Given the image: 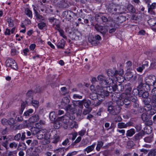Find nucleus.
I'll list each match as a JSON object with an SVG mask.
<instances>
[{
    "instance_id": "nucleus-1",
    "label": "nucleus",
    "mask_w": 156,
    "mask_h": 156,
    "mask_svg": "<svg viewBox=\"0 0 156 156\" xmlns=\"http://www.w3.org/2000/svg\"><path fill=\"white\" fill-rule=\"evenodd\" d=\"M107 73L109 77L116 78L119 82L121 83L124 81V78L122 76L123 71L122 69H120L119 70L115 69L114 71L109 69L107 71Z\"/></svg>"
},
{
    "instance_id": "nucleus-2",
    "label": "nucleus",
    "mask_w": 156,
    "mask_h": 156,
    "mask_svg": "<svg viewBox=\"0 0 156 156\" xmlns=\"http://www.w3.org/2000/svg\"><path fill=\"white\" fill-rule=\"evenodd\" d=\"M108 87L106 86L97 85L96 87V91L98 95V97L104 98L105 97L109 95V92L108 91Z\"/></svg>"
},
{
    "instance_id": "nucleus-3",
    "label": "nucleus",
    "mask_w": 156,
    "mask_h": 156,
    "mask_svg": "<svg viewBox=\"0 0 156 156\" xmlns=\"http://www.w3.org/2000/svg\"><path fill=\"white\" fill-rule=\"evenodd\" d=\"M33 92L31 90H29L26 94V104L31 103L35 107H37L39 102L36 100H33Z\"/></svg>"
},
{
    "instance_id": "nucleus-4",
    "label": "nucleus",
    "mask_w": 156,
    "mask_h": 156,
    "mask_svg": "<svg viewBox=\"0 0 156 156\" xmlns=\"http://www.w3.org/2000/svg\"><path fill=\"white\" fill-rule=\"evenodd\" d=\"M97 79L99 82L100 86H106L108 84H111L113 82L112 79H106V77L102 75H98L97 77Z\"/></svg>"
},
{
    "instance_id": "nucleus-5",
    "label": "nucleus",
    "mask_w": 156,
    "mask_h": 156,
    "mask_svg": "<svg viewBox=\"0 0 156 156\" xmlns=\"http://www.w3.org/2000/svg\"><path fill=\"white\" fill-rule=\"evenodd\" d=\"M108 111L109 113L113 115H118L121 111V108L117 105H110L108 106Z\"/></svg>"
},
{
    "instance_id": "nucleus-6",
    "label": "nucleus",
    "mask_w": 156,
    "mask_h": 156,
    "mask_svg": "<svg viewBox=\"0 0 156 156\" xmlns=\"http://www.w3.org/2000/svg\"><path fill=\"white\" fill-rule=\"evenodd\" d=\"M155 78L156 76L154 75H150L146 77L144 79L145 83L148 86H153L155 81Z\"/></svg>"
},
{
    "instance_id": "nucleus-7",
    "label": "nucleus",
    "mask_w": 156,
    "mask_h": 156,
    "mask_svg": "<svg viewBox=\"0 0 156 156\" xmlns=\"http://www.w3.org/2000/svg\"><path fill=\"white\" fill-rule=\"evenodd\" d=\"M95 29L98 31L103 36L105 35L108 31V27L99 26L98 25H96L94 27Z\"/></svg>"
},
{
    "instance_id": "nucleus-8",
    "label": "nucleus",
    "mask_w": 156,
    "mask_h": 156,
    "mask_svg": "<svg viewBox=\"0 0 156 156\" xmlns=\"http://www.w3.org/2000/svg\"><path fill=\"white\" fill-rule=\"evenodd\" d=\"M151 95V105L154 108H156V88H154L152 90Z\"/></svg>"
},
{
    "instance_id": "nucleus-9",
    "label": "nucleus",
    "mask_w": 156,
    "mask_h": 156,
    "mask_svg": "<svg viewBox=\"0 0 156 156\" xmlns=\"http://www.w3.org/2000/svg\"><path fill=\"white\" fill-rule=\"evenodd\" d=\"M5 64L7 66L10 67L14 69H16L17 68L16 63L13 59H8L5 62Z\"/></svg>"
},
{
    "instance_id": "nucleus-10",
    "label": "nucleus",
    "mask_w": 156,
    "mask_h": 156,
    "mask_svg": "<svg viewBox=\"0 0 156 156\" xmlns=\"http://www.w3.org/2000/svg\"><path fill=\"white\" fill-rule=\"evenodd\" d=\"M145 135V132L142 130L135 135L133 138V140L136 142H139Z\"/></svg>"
},
{
    "instance_id": "nucleus-11",
    "label": "nucleus",
    "mask_w": 156,
    "mask_h": 156,
    "mask_svg": "<svg viewBox=\"0 0 156 156\" xmlns=\"http://www.w3.org/2000/svg\"><path fill=\"white\" fill-rule=\"evenodd\" d=\"M75 15V14L71 11H65L62 13V16L63 17L69 20L73 18V16Z\"/></svg>"
},
{
    "instance_id": "nucleus-12",
    "label": "nucleus",
    "mask_w": 156,
    "mask_h": 156,
    "mask_svg": "<svg viewBox=\"0 0 156 156\" xmlns=\"http://www.w3.org/2000/svg\"><path fill=\"white\" fill-rule=\"evenodd\" d=\"M133 124V123L131 121H129L126 124L123 122H119L117 124V127L119 129L125 128L132 126Z\"/></svg>"
},
{
    "instance_id": "nucleus-13",
    "label": "nucleus",
    "mask_w": 156,
    "mask_h": 156,
    "mask_svg": "<svg viewBox=\"0 0 156 156\" xmlns=\"http://www.w3.org/2000/svg\"><path fill=\"white\" fill-rule=\"evenodd\" d=\"M69 118L68 115H66L58 118V120L66 124L69 123V125H71L69 121Z\"/></svg>"
},
{
    "instance_id": "nucleus-14",
    "label": "nucleus",
    "mask_w": 156,
    "mask_h": 156,
    "mask_svg": "<svg viewBox=\"0 0 156 156\" xmlns=\"http://www.w3.org/2000/svg\"><path fill=\"white\" fill-rule=\"evenodd\" d=\"M68 116L69 118V121L71 125V127L73 128L74 127L77 128L78 127V125L76 124V123L75 122L73 121V120L75 119V117L73 114L68 115Z\"/></svg>"
},
{
    "instance_id": "nucleus-15",
    "label": "nucleus",
    "mask_w": 156,
    "mask_h": 156,
    "mask_svg": "<svg viewBox=\"0 0 156 156\" xmlns=\"http://www.w3.org/2000/svg\"><path fill=\"white\" fill-rule=\"evenodd\" d=\"M101 40V36L99 35H97L95 36L93 38V39L92 40L91 44L94 46L98 44L99 42L98 41H100Z\"/></svg>"
},
{
    "instance_id": "nucleus-16",
    "label": "nucleus",
    "mask_w": 156,
    "mask_h": 156,
    "mask_svg": "<svg viewBox=\"0 0 156 156\" xmlns=\"http://www.w3.org/2000/svg\"><path fill=\"white\" fill-rule=\"evenodd\" d=\"M108 85H110L108 87L109 93H112L113 91H117L118 86L113 83V81L111 84H108Z\"/></svg>"
},
{
    "instance_id": "nucleus-17",
    "label": "nucleus",
    "mask_w": 156,
    "mask_h": 156,
    "mask_svg": "<svg viewBox=\"0 0 156 156\" xmlns=\"http://www.w3.org/2000/svg\"><path fill=\"white\" fill-rule=\"evenodd\" d=\"M45 130L43 129L40 130L37 133V139L40 140L43 139L45 136Z\"/></svg>"
},
{
    "instance_id": "nucleus-18",
    "label": "nucleus",
    "mask_w": 156,
    "mask_h": 156,
    "mask_svg": "<svg viewBox=\"0 0 156 156\" xmlns=\"http://www.w3.org/2000/svg\"><path fill=\"white\" fill-rule=\"evenodd\" d=\"M131 90V85L130 83H127L124 86V90L126 94H129Z\"/></svg>"
},
{
    "instance_id": "nucleus-19",
    "label": "nucleus",
    "mask_w": 156,
    "mask_h": 156,
    "mask_svg": "<svg viewBox=\"0 0 156 156\" xmlns=\"http://www.w3.org/2000/svg\"><path fill=\"white\" fill-rule=\"evenodd\" d=\"M124 107L126 108H130L132 104L130 103V101L127 98L123 99Z\"/></svg>"
},
{
    "instance_id": "nucleus-20",
    "label": "nucleus",
    "mask_w": 156,
    "mask_h": 156,
    "mask_svg": "<svg viewBox=\"0 0 156 156\" xmlns=\"http://www.w3.org/2000/svg\"><path fill=\"white\" fill-rule=\"evenodd\" d=\"M96 145V143H94L92 145L87 147L85 149H84V151H87V153L91 152L94 150L95 147Z\"/></svg>"
},
{
    "instance_id": "nucleus-21",
    "label": "nucleus",
    "mask_w": 156,
    "mask_h": 156,
    "mask_svg": "<svg viewBox=\"0 0 156 156\" xmlns=\"http://www.w3.org/2000/svg\"><path fill=\"white\" fill-rule=\"evenodd\" d=\"M39 119L38 115L35 114L31 116L29 119V121L31 122L34 123L38 121Z\"/></svg>"
},
{
    "instance_id": "nucleus-22",
    "label": "nucleus",
    "mask_w": 156,
    "mask_h": 156,
    "mask_svg": "<svg viewBox=\"0 0 156 156\" xmlns=\"http://www.w3.org/2000/svg\"><path fill=\"white\" fill-rule=\"evenodd\" d=\"M127 9L129 12L131 13H134L136 12V10L133 5L129 4L127 5Z\"/></svg>"
},
{
    "instance_id": "nucleus-23",
    "label": "nucleus",
    "mask_w": 156,
    "mask_h": 156,
    "mask_svg": "<svg viewBox=\"0 0 156 156\" xmlns=\"http://www.w3.org/2000/svg\"><path fill=\"white\" fill-rule=\"evenodd\" d=\"M135 133V130L134 129L132 128L127 131L126 135L128 137H131Z\"/></svg>"
},
{
    "instance_id": "nucleus-24",
    "label": "nucleus",
    "mask_w": 156,
    "mask_h": 156,
    "mask_svg": "<svg viewBox=\"0 0 156 156\" xmlns=\"http://www.w3.org/2000/svg\"><path fill=\"white\" fill-rule=\"evenodd\" d=\"M68 5V3L65 0L60 1L59 3V7L61 8H66Z\"/></svg>"
},
{
    "instance_id": "nucleus-25",
    "label": "nucleus",
    "mask_w": 156,
    "mask_h": 156,
    "mask_svg": "<svg viewBox=\"0 0 156 156\" xmlns=\"http://www.w3.org/2000/svg\"><path fill=\"white\" fill-rule=\"evenodd\" d=\"M149 93L145 91L144 92L142 90H141L140 94H139V97H142L144 98H147L149 96Z\"/></svg>"
},
{
    "instance_id": "nucleus-26",
    "label": "nucleus",
    "mask_w": 156,
    "mask_h": 156,
    "mask_svg": "<svg viewBox=\"0 0 156 156\" xmlns=\"http://www.w3.org/2000/svg\"><path fill=\"white\" fill-rule=\"evenodd\" d=\"M83 104L84 107L86 108H91L90 107V105L91 104V101L88 99H84L83 100Z\"/></svg>"
},
{
    "instance_id": "nucleus-27",
    "label": "nucleus",
    "mask_w": 156,
    "mask_h": 156,
    "mask_svg": "<svg viewBox=\"0 0 156 156\" xmlns=\"http://www.w3.org/2000/svg\"><path fill=\"white\" fill-rule=\"evenodd\" d=\"M70 100L69 98L67 97H64L62 99V105L65 106L68 105L69 103Z\"/></svg>"
},
{
    "instance_id": "nucleus-28",
    "label": "nucleus",
    "mask_w": 156,
    "mask_h": 156,
    "mask_svg": "<svg viewBox=\"0 0 156 156\" xmlns=\"http://www.w3.org/2000/svg\"><path fill=\"white\" fill-rule=\"evenodd\" d=\"M65 41L63 39L58 41L57 44L58 48H63L65 46Z\"/></svg>"
},
{
    "instance_id": "nucleus-29",
    "label": "nucleus",
    "mask_w": 156,
    "mask_h": 156,
    "mask_svg": "<svg viewBox=\"0 0 156 156\" xmlns=\"http://www.w3.org/2000/svg\"><path fill=\"white\" fill-rule=\"evenodd\" d=\"M98 95L97 93H92L90 94L89 95L90 98L93 100H96L99 98Z\"/></svg>"
},
{
    "instance_id": "nucleus-30",
    "label": "nucleus",
    "mask_w": 156,
    "mask_h": 156,
    "mask_svg": "<svg viewBox=\"0 0 156 156\" xmlns=\"http://www.w3.org/2000/svg\"><path fill=\"white\" fill-rule=\"evenodd\" d=\"M26 149V145L24 143H20L18 146L17 148L18 150H25Z\"/></svg>"
},
{
    "instance_id": "nucleus-31",
    "label": "nucleus",
    "mask_w": 156,
    "mask_h": 156,
    "mask_svg": "<svg viewBox=\"0 0 156 156\" xmlns=\"http://www.w3.org/2000/svg\"><path fill=\"white\" fill-rule=\"evenodd\" d=\"M56 117V115L54 112H51L49 114V118L51 121L54 122L55 120Z\"/></svg>"
},
{
    "instance_id": "nucleus-32",
    "label": "nucleus",
    "mask_w": 156,
    "mask_h": 156,
    "mask_svg": "<svg viewBox=\"0 0 156 156\" xmlns=\"http://www.w3.org/2000/svg\"><path fill=\"white\" fill-rule=\"evenodd\" d=\"M62 125L61 122V121L58 120V118L57 120L54 124V127L55 129H58Z\"/></svg>"
},
{
    "instance_id": "nucleus-33",
    "label": "nucleus",
    "mask_w": 156,
    "mask_h": 156,
    "mask_svg": "<svg viewBox=\"0 0 156 156\" xmlns=\"http://www.w3.org/2000/svg\"><path fill=\"white\" fill-rule=\"evenodd\" d=\"M144 140L145 142L150 143L153 140V136L150 135L149 136L146 137L144 138Z\"/></svg>"
},
{
    "instance_id": "nucleus-34",
    "label": "nucleus",
    "mask_w": 156,
    "mask_h": 156,
    "mask_svg": "<svg viewBox=\"0 0 156 156\" xmlns=\"http://www.w3.org/2000/svg\"><path fill=\"white\" fill-rule=\"evenodd\" d=\"M34 10L35 12V15L37 19H40L41 20H44V18L42 16L39 14L38 12L36 11V10L34 9Z\"/></svg>"
},
{
    "instance_id": "nucleus-35",
    "label": "nucleus",
    "mask_w": 156,
    "mask_h": 156,
    "mask_svg": "<svg viewBox=\"0 0 156 156\" xmlns=\"http://www.w3.org/2000/svg\"><path fill=\"white\" fill-rule=\"evenodd\" d=\"M148 23L151 27L155 26L156 25L155 20L154 19H151L148 21Z\"/></svg>"
},
{
    "instance_id": "nucleus-36",
    "label": "nucleus",
    "mask_w": 156,
    "mask_h": 156,
    "mask_svg": "<svg viewBox=\"0 0 156 156\" xmlns=\"http://www.w3.org/2000/svg\"><path fill=\"white\" fill-rule=\"evenodd\" d=\"M25 12L26 15L29 17H30V18H32V12L29 9H26L25 10Z\"/></svg>"
},
{
    "instance_id": "nucleus-37",
    "label": "nucleus",
    "mask_w": 156,
    "mask_h": 156,
    "mask_svg": "<svg viewBox=\"0 0 156 156\" xmlns=\"http://www.w3.org/2000/svg\"><path fill=\"white\" fill-rule=\"evenodd\" d=\"M124 90V86L122 84H119L118 85L117 92H122Z\"/></svg>"
},
{
    "instance_id": "nucleus-38",
    "label": "nucleus",
    "mask_w": 156,
    "mask_h": 156,
    "mask_svg": "<svg viewBox=\"0 0 156 156\" xmlns=\"http://www.w3.org/2000/svg\"><path fill=\"white\" fill-rule=\"evenodd\" d=\"M98 144L96 147V150L98 151H99L100 148L103 145V143L102 141H98Z\"/></svg>"
},
{
    "instance_id": "nucleus-39",
    "label": "nucleus",
    "mask_w": 156,
    "mask_h": 156,
    "mask_svg": "<svg viewBox=\"0 0 156 156\" xmlns=\"http://www.w3.org/2000/svg\"><path fill=\"white\" fill-rule=\"evenodd\" d=\"M83 100L81 101H78L76 102V105L80 108L82 109L83 108Z\"/></svg>"
},
{
    "instance_id": "nucleus-40",
    "label": "nucleus",
    "mask_w": 156,
    "mask_h": 156,
    "mask_svg": "<svg viewBox=\"0 0 156 156\" xmlns=\"http://www.w3.org/2000/svg\"><path fill=\"white\" fill-rule=\"evenodd\" d=\"M137 113V111L134 109H132L128 112V115L131 116L133 115L136 114Z\"/></svg>"
},
{
    "instance_id": "nucleus-41",
    "label": "nucleus",
    "mask_w": 156,
    "mask_h": 156,
    "mask_svg": "<svg viewBox=\"0 0 156 156\" xmlns=\"http://www.w3.org/2000/svg\"><path fill=\"white\" fill-rule=\"evenodd\" d=\"M67 148L65 149L64 148L61 147L58 149L57 150V151L58 152L62 153V156H63L65 154V151H67Z\"/></svg>"
},
{
    "instance_id": "nucleus-42",
    "label": "nucleus",
    "mask_w": 156,
    "mask_h": 156,
    "mask_svg": "<svg viewBox=\"0 0 156 156\" xmlns=\"http://www.w3.org/2000/svg\"><path fill=\"white\" fill-rule=\"evenodd\" d=\"M92 110L91 108H86L83 111V114L84 115H87L90 113Z\"/></svg>"
},
{
    "instance_id": "nucleus-43",
    "label": "nucleus",
    "mask_w": 156,
    "mask_h": 156,
    "mask_svg": "<svg viewBox=\"0 0 156 156\" xmlns=\"http://www.w3.org/2000/svg\"><path fill=\"white\" fill-rule=\"evenodd\" d=\"M148 155L149 156H156V149L150 151L148 154Z\"/></svg>"
},
{
    "instance_id": "nucleus-44",
    "label": "nucleus",
    "mask_w": 156,
    "mask_h": 156,
    "mask_svg": "<svg viewBox=\"0 0 156 156\" xmlns=\"http://www.w3.org/2000/svg\"><path fill=\"white\" fill-rule=\"evenodd\" d=\"M104 98H102L100 97H99L97 99L98 100L97 101L95 104V106H97L99 105L101 103L102 101L103 100Z\"/></svg>"
},
{
    "instance_id": "nucleus-45",
    "label": "nucleus",
    "mask_w": 156,
    "mask_h": 156,
    "mask_svg": "<svg viewBox=\"0 0 156 156\" xmlns=\"http://www.w3.org/2000/svg\"><path fill=\"white\" fill-rule=\"evenodd\" d=\"M116 103L119 107L123 105V99H118Z\"/></svg>"
},
{
    "instance_id": "nucleus-46",
    "label": "nucleus",
    "mask_w": 156,
    "mask_h": 156,
    "mask_svg": "<svg viewBox=\"0 0 156 156\" xmlns=\"http://www.w3.org/2000/svg\"><path fill=\"white\" fill-rule=\"evenodd\" d=\"M37 26L41 30L46 26V24L43 22H41L38 23Z\"/></svg>"
},
{
    "instance_id": "nucleus-47",
    "label": "nucleus",
    "mask_w": 156,
    "mask_h": 156,
    "mask_svg": "<svg viewBox=\"0 0 156 156\" xmlns=\"http://www.w3.org/2000/svg\"><path fill=\"white\" fill-rule=\"evenodd\" d=\"M38 129L35 127H32L31 128L30 130L31 133L33 135H35L37 133Z\"/></svg>"
},
{
    "instance_id": "nucleus-48",
    "label": "nucleus",
    "mask_w": 156,
    "mask_h": 156,
    "mask_svg": "<svg viewBox=\"0 0 156 156\" xmlns=\"http://www.w3.org/2000/svg\"><path fill=\"white\" fill-rule=\"evenodd\" d=\"M156 66V60L154 59L152 60V62L151 64L150 68L151 69L155 68Z\"/></svg>"
},
{
    "instance_id": "nucleus-49",
    "label": "nucleus",
    "mask_w": 156,
    "mask_h": 156,
    "mask_svg": "<svg viewBox=\"0 0 156 156\" xmlns=\"http://www.w3.org/2000/svg\"><path fill=\"white\" fill-rule=\"evenodd\" d=\"M26 104L25 102H23L22 103L21 105V108L20 110L19 111V113L20 114H21L23 113V112L24 110V109L25 107V105Z\"/></svg>"
},
{
    "instance_id": "nucleus-50",
    "label": "nucleus",
    "mask_w": 156,
    "mask_h": 156,
    "mask_svg": "<svg viewBox=\"0 0 156 156\" xmlns=\"http://www.w3.org/2000/svg\"><path fill=\"white\" fill-rule=\"evenodd\" d=\"M141 90H139L138 89H133V94L134 95L138 94L139 96V94H140V93Z\"/></svg>"
},
{
    "instance_id": "nucleus-51",
    "label": "nucleus",
    "mask_w": 156,
    "mask_h": 156,
    "mask_svg": "<svg viewBox=\"0 0 156 156\" xmlns=\"http://www.w3.org/2000/svg\"><path fill=\"white\" fill-rule=\"evenodd\" d=\"M43 139H44V140L46 144L49 143L50 142V139L49 137H48V135L46 134V133L45 134V136Z\"/></svg>"
},
{
    "instance_id": "nucleus-52",
    "label": "nucleus",
    "mask_w": 156,
    "mask_h": 156,
    "mask_svg": "<svg viewBox=\"0 0 156 156\" xmlns=\"http://www.w3.org/2000/svg\"><path fill=\"white\" fill-rule=\"evenodd\" d=\"M129 100H130L133 102L138 101L136 97L134 95L131 96L129 98Z\"/></svg>"
},
{
    "instance_id": "nucleus-53",
    "label": "nucleus",
    "mask_w": 156,
    "mask_h": 156,
    "mask_svg": "<svg viewBox=\"0 0 156 156\" xmlns=\"http://www.w3.org/2000/svg\"><path fill=\"white\" fill-rule=\"evenodd\" d=\"M9 144L8 140H6L5 141L3 142L1 144L6 149H8V145Z\"/></svg>"
},
{
    "instance_id": "nucleus-54",
    "label": "nucleus",
    "mask_w": 156,
    "mask_h": 156,
    "mask_svg": "<svg viewBox=\"0 0 156 156\" xmlns=\"http://www.w3.org/2000/svg\"><path fill=\"white\" fill-rule=\"evenodd\" d=\"M151 106L149 104L146 105L144 107V109L146 111H148L150 110L151 109Z\"/></svg>"
},
{
    "instance_id": "nucleus-55",
    "label": "nucleus",
    "mask_w": 156,
    "mask_h": 156,
    "mask_svg": "<svg viewBox=\"0 0 156 156\" xmlns=\"http://www.w3.org/2000/svg\"><path fill=\"white\" fill-rule=\"evenodd\" d=\"M11 54L12 55H15L18 54V52L17 50L14 48H12L11 50Z\"/></svg>"
},
{
    "instance_id": "nucleus-56",
    "label": "nucleus",
    "mask_w": 156,
    "mask_h": 156,
    "mask_svg": "<svg viewBox=\"0 0 156 156\" xmlns=\"http://www.w3.org/2000/svg\"><path fill=\"white\" fill-rule=\"evenodd\" d=\"M136 132L140 131L142 129V126L140 124L136 125L134 126Z\"/></svg>"
},
{
    "instance_id": "nucleus-57",
    "label": "nucleus",
    "mask_w": 156,
    "mask_h": 156,
    "mask_svg": "<svg viewBox=\"0 0 156 156\" xmlns=\"http://www.w3.org/2000/svg\"><path fill=\"white\" fill-rule=\"evenodd\" d=\"M9 146L11 148H16L17 147V144L16 142H13L10 143Z\"/></svg>"
},
{
    "instance_id": "nucleus-58",
    "label": "nucleus",
    "mask_w": 156,
    "mask_h": 156,
    "mask_svg": "<svg viewBox=\"0 0 156 156\" xmlns=\"http://www.w3.org/2000/svg\"><path fill=\"white\" fill-rule=\"evenodd\" d=\"M48 20H49V22L51 23L54 22H56V21H58V20L54 17H49Z\"/></svg>"
},
{
    "instance_id": "nucleus-59",
    "label": "nucleus",
    "mask_w": 156,
    "mask_h": 156,
    "mask_svg": "<svg viewBox=\"0 0 156 156\" xmlns=\"http://www.w3.org/2000/svg\"><path fill=\"white\" fill-rule=\"evenodd\" d=\"M141 118L143 121H146L148 119L147 115L145 113L142 114Z\"/></svg>"
},
{
    "instance_id": "nucleus-60",
    "label": "nucleus",
    "mask_w": 156,
    "mask_h": 156,
    "mask_svg": "<svg viewBox=\"0 0 156 156\" xmlns=\"http://www.w3.org/2000/svg\"><path fill=\"white\" fill-rule=\"evenodd\" d=\"M20 139H21V134L20 133H18L15 136L14 139L18 141Z\"/></svg>"
},
{
    "instance_id": "nucleus-61",
    "label": "nucleus",
    "mask_w": 156,
    "mask_h": 156,
    "mask_svg": "<svg viewBox=\"0 0 156 156\" xmlns=\"http://www.w3.org/2000/svg\"><path fill=\"white\" fill-rule=\"evenodd\" d=\"M15 120L12 118H11L8 120V123L10 125L14 124L15 122Z\"/></svg>"
},
{
    "instance_id": "nucleus-62",
    "label": "nucleus",
    "mask_w": 156,
    "mask_h": 156,
    "mask_svg": "<svg viewBox=\"0 0 156 156\" xmlns=\"http://www.w3.org/2000/svg\"><path fill=\"white\" fill-rule=\"evenodd\" d=\"M8 22L9 23V26L10 27H13L14 24L13 21L11 19H8Z\"/></svg>"
},
{
    "instance_id": "nucleus-63",
    "label": "nucleus",
    "mask_w": 156,
    "mask_h": 156,
    "mask_svg": "<svg viewBox=\"0 0 156 156\" xmlns=\"http://www.w3.org/2000/svg\"><path fill=\"white\" fill-rule=\"evenodd\" d=\"M156 8V3H153L148 7V9L153 10Z\"/></svg>"
},
{
    "instance_id": "nucleus-64",
    "label": "nucleus",
    "mask_w": 156,
    "mask_h": 156,
    "mask_svg": "<svg viewBox=\"0 0 156 156\" xmlns=\"http://www.w3.org/2000/svg\"><path fill=\"white\" fill-rule=\"evenodd\" d=\"M47 2L48 1L46 0H41L40 2L39 3L40 4H41L44 8H45L46 7L45 3H47Z\"/></svg>"
}]
</instances>
